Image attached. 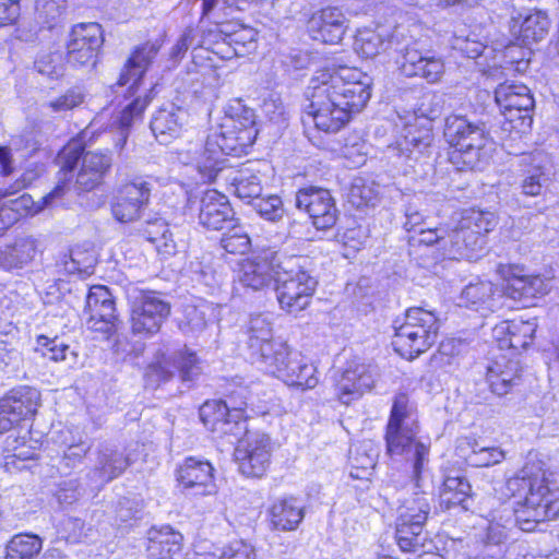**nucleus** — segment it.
<instances>
[{"label":"nucleus","mask_w":559,"mask_h":559,"mask_svg":"<svg viewBox=\"0 0 559 559\" xmlns=\"http://www.w3.org/2000/svg\"><path fill=\"white\" fill-rule=\"evenodd\" d=\"M296 206L305 211L317 229H328L336 222V207L329 190L308 187L296 193Z\"/></svg>","instance_id":"obj_19"},{"label":"nucleus","mask_w":559,"mask_h":559,"mask_svg":"<svg viewBox=\"0 0 559 559\" xmlns=\"http://www.w3.org/2000/svg\"><path fill=\"white\" fill-rule=\"evenodd\" d=\"M215 318V308L209 301L200 300L195 305H186L183 307V317L180 321V329L185 333H199Z\"/></svg>","instance_id":"obj_44"},{"label":"nucleus","mask_w":559,"mask_h":559,"mask_svg":"<svg viewBox=\"0 0 559 559\" xmlns=\"http://www.w3.org/2000/svg\"><path fill=\"white\" fill-rule=\"evenodd\" d=\"M96 455L94 468L88 474L95 487H102L117 478L130 465L127 456L108 444H102Z\"/></svg>","instance_id":"obj_30"},{"label":"nucleus","mask_w":559,"mask_h":559,"mask_svg":"<svg viewBox=\"0 0 559 559\" xmlns=\"http://www.w3.org/2000/svg\"><path fill=\"white\" fill-rule=\"evenodd\" d=\"M431 120V118H424L419 124L406 123L392 152L406 160H416L431 144L433 138Z\"/></svg>","instance_id":"obj_25"},{"label":"nucleus","mask_w":559,"mask_h":559,"mask_svg":"<svg viewBox=\"0 0 559 559\" xmlns=\"http://www.w3.org/2000/svg\"><path fill=\"white\" fill-rule=\"evenodd\" d=\"M460 222L463 224V226H467V229L471 227H477L478 230H483L487 235L498 225V218L496 214L492 212L474 209L466 211Z\"/></svg>","instance_id":"obj_56"},{"label":"nucleus","mask_w":559,"mask_h":559,"mask_svg":"<svg viewBox=\"0 0 559 559\" xmlns=\"http://www.w3.org/2000/svg\"><path fill=\"white\" fill-rule=\"evenodd\" d=\"M219 559H254V554L250 545L236 540L224 548Z\"/></svg>","instance_id":"obj_64"},{"label":"nucleus","mask_w":559,"mask_h":559,"mask_svg":"<svg viewBox=\"0 0 559 559\" xmlns=\"http://www.w3.org/2000/svg\"><path fill=\"white\" fill-rule=\"evenodd\" d=\"M182 535L170 526L147 532L146 555L150 559H173L181 550Z\"/></svg>","instance_id":"obj_36"},{"label":"nucleus","mask_w":559,"mask_h":559,"mask_svg":"<svg viewBox=\"0 0 559 559\" xmlns=\"http://www.w3.org/2000/svg\"><path fill=\"white\" fill-rule=\"evenodd\" d=\"M199 222L207 229L222 230L235 222V213L227 197L207 190L200 200Z\"/></svg>","instance_id":"obj_24"},{"label":"nucleus","mask_w":559,"mask_h":559,"mask_svg":"<svg viewBox=\"0 0 559 559\" xmlns=\"http://www.w3.org/2000/svg\"><path fill=\"white\" fill-rule=\"evenodd\" d=\"M444 136L454 147L451 160L459 169H483L492 156L495 143L484 126L463 116L452 115L445 119Z\"/></svg>","instance_id":"obj_4"},{"label":"nucleus","mask_w":559,"mask_h":559,"mask_svg":"<svg viewBox=\"0 0 559 559\" xmlns=\"http://www.w3.org/2000/svg\"><path fill=\"white\" fill-rule=\"evenodd\" d=\"M67 183L59 182L47 195L43 197L39 201L35 202L29 194H22L16 199L7 201L0 206V215L4 212L11 211L13 215L9 217V223L15 222L23 215H35L46 207H50L62 199L66 194ZM15 191L11 189H0V201L14 194Z\"/></svg>","instance_id":"obj_23"},{"label":"nucleus","mask_w":559,"mask_h":559,"mask_svg":"<svg viewBox=\"0 0 559 559\" xmlns=\"http://www.w3.org/2000/svg\"><path fill=\"white\" fill-rule=\"evenodd\" d=\"M528 168L522 182L526 195L540 194L544 186L550 180L552 164L550 157L544 152H535L528 156Z\"/></svg>","instance_id":"obj_39"},{"label":"nucleus","mask_w":559,"mask_h":559,"mask_svg":"<svg viewBox=\"0 0 559 559\" xmlns=\"http://www.w3.org/2000/svg\"><path fill=\"white\" fill-rule=\"evenodd\" d=\"M486 379L492 393L504 395L520 382V364L515 359L502 356L487 367Z\"/></svg>","instance_id":"obj_35"},{"label":"nucleus","mask_w":559,"mask_h":559,"mask_svg":"<svg viewBox=\"0 0 559 559\" xmlns=\"http://www.w3.org/2000/svg\"><path fill=\"white\" fill-rule=\"evenodd\" d=\"M207 55L206 58L211 62H214V57L221 60H230L235 57H241L230 40L219 38H214Z\"/></svg>","instance_id":"obj_62"},{"label":"nucleus","mask_w":559,"mask_h":559,"mask_svg":"<svg viewBox=\"0 0 559 559\" xmlns=\"http://www.w3.org/2000/svg\"><path fill=\"white\" fill-rule=\"evenodd\" d=\"M160 47L162 45L158 41L145 43L138 47L128 59L120 74L118 84L122 86L131 83L129 90L133 95L148 66L156 58Z\"/></svg>","instance_id":"obj_31"},{"label":"nucleus","mask_w":559,"mask_h":559,"mask_svg":"<svg viewBox=\"0 0 559 559\" xmlns=\"http://www.w3.org/2000/svg\"><path fill=\"white\" fill-rule=\"evenodd\" d=\"M85 95L79 87L68 90L64 94L59 97L49 100L44 105L47 109L52 112L59 114L71 110L80 106L84 102Z\"/></svg>","instance_id":"obj_58"},{"label":"nucleus","mask_w":559,"mask_h":559,"mask_svg":"<svg viewBox=\"0 0 559 559\" xmlns=\"http://www.w3.org/2000/svg\"><path fill=\"white\" fill-rule=\"evenodd\" d=\"M392 345L401 356L414 359L437 341L439 322L433 312L419 307L409 308L403 321H394Z\"/></svg>","instance_id":"obj_6"},{"label":"nucleus","mask_w":559,"mask_h":559,"mask_svg":"<svg viewBox=\"0 0 559 559\" xmlns=\"http://www.w3.org/2000/svg\"><path fill=\"white\" fill-rule=\"evenodd\" d=\"M210 462L188 457L177 471L178 481L188 495L207 496L217 491Z\"/></svg>","instance_id":"obj_22"},{"label":"nucleus","mask_w":559,"mask_h":559,"mask_svg":"<svg viewBox=\"0 0 559 559\" xmlns=\"http://www.w3.org/2000/svg\"><path fill=\"white\" fill-rule=\"evenodd\" d=\"M41 548L43 542L39 536L19 534L8 544L5 559H36Z\"/></svg>","instance_id":"obj_47"},{"label":"nucleus","mask_w":559,"mask_h":559,"mask_svg":"<svg viewBox=\"0 0 559 559\" xmlns=\"http://www.w3.org/2000/svg\"><path fill=\"white\" fill-rule=\"evenodd\" d=\"M257 36L258 33L254 28L239 25L237 32L230 37V43H233L238 53L242 57L257 48Z\"/></svg>","instance_id":"obj_59"},{"label":"nucleus","mask_w":559,"mask_h":559,"mask_svg":"<svg viewBox=\"0 0 559 559\" xmlns=\"http://www.w3.org/2000/svg\"><path fill=\"white\" fill-rule=\"evenodd\" d=\"M170 313V305L156 292H139L131 299L130 323L133 334L150 337L156 334Z\"/></svg>","instance_id":"obj_11"},{"label":"nucleus","mask_w":559,"mask_h":559,"mask_svg":"<svg viewBox=\"0 0 559 559\" xmlns=\"http://www.w3.org/2000/svg\"><path fill=\"white\" fill-rule=\"evenodd\" d=\"M385 36L371 28L359 29L355 36L354 49L364 58H373L388 47Z\"/></svg>","instance_id":"obj_48"},{"label":"nucleus","mask_w":559,"mask_h":559,"mask_svg":"<svg viewBox=\"0 0 559 559\" xmlns=\"http://www.w3.org/2000/svg\"><path fill=\"white\" fill-rule=\"evenodd\" d=\"M286 253L266 250L252 258L245 259L237 271V278L245 287L261 290L275 285L276 277L282 270V262Z\"/></svg>","instance_id":"obj_13"},{"label":"nucleus","mask_w":559,"mask_h":559,"mask_svg":"<svg viewBox=\"0 0 559 559\" xmlns=\"http://www.w3.org/2000/svg\"><path fill=\"white\" fill-rule=\"evenodd\" d=\"M273 442L269 435L260 431L247 433L235 449V459L241 474L262 477L271 463Z\"/></svg>","instance_id":"obj_12"},{"label":"nucleus","mask_w":559,"mask_h":559,"mask_svg":"<svg viewBox=\"0 0 559 559\" xmlns=\"http://www.w3.org/2000/svg\"><path fill=\"white\" fill-rule=\"evenodd\" d=\"M210 148H214V146L209 144V135L205 139L202 138V150L199 151V158L192 165L199 173L202 182L213 181L219 173L224 171V165H222L218 156L215 160H210L212 155Z\"/></svg>","instance_id":"obj_51"},{"label":"nucleus","mask_w":559,"mask_h":559,"mask_svg":"<svg viewBox=\"0 0 559 559\" xmlns=\"http://www.w3.org/2000/svg\"><path fill=\"white\" fill-rule=\"evenodd\" d=\"M187 111L173 104L157 110L151 120V130L157 141L166 144L179 135L187 120Z\"/></svg>","instance_id":"obj_37"},{"label":"nucleus","mask_w":559,"mask_h":559,"mask_svg":"<svg viewBox=\"0 0 559 559\" xmlns=\"http://www.w3.org/2000/svg\"><path fill=\"white\" fill-rule=\"evenodd\" d=\"M549 24V19L546 13L534 11L527 13L525 16L520 14L516 17H512L510 32L520 45L531 46L546 37Z\"/></svg>","instance_id":"obj_32"},{"label":"nucleus","mask_w":559,"mask_h":559,"mask_svg":"<svg viewBox=\"0 0 559 559\" xmlns=\"http://www.w3.org/2000/svg\"><path fill=\"white\" fill-rule=\"evenodd\" d=\"M252 206L255 212L264 219L277 222L284 215L283 202L280 197L272 194L266 198H252Z\"/></svg>","instance_id":"obj_54"},{"label":"nucleus","mask_w":559,"mask_h":559,"mask_svg":"<svg viewBox=\"0 0 559 559\" xmlns=\"http://www.w3.org/2000/svg\"><path fill=\"white\" fill-rule=\"evenodd\" d=\"M456 455L474 467H488L501 463L506 453L499 447L481 445L475 438L463 437L457 439Z\"/></svg>","instance_id":"obj_33"},{"label":"nucleus","mask_w":559,"mask_h":559,"mask_svg":"<svg viewBox=\"0 0 559 559\" xmlns=\"http://www.w3.org/2000/svg\"><path fill=\"white\" fill-rule=\"evenodd\" d=\"M306 361L307 359L300 354L290 353L287 349V355L283 357V360L280 361L272 374L283 380L287 385H290L292 383H298L297 373L299 368L294 367V365H305Z\"/></svg>","instance_id":"obj_55"},{"label":"nucleus","mask_w":559,"mask_h":559,"mask_svg":"<svg viewBox=\"0 0 559 559\" xmlns=\"http://www.w3.org/2000/svg\"><path fill=\"white\" fill-rule=\"evenodd\" d=\"M495 100L510 123L520 120V127L532 124L535 100L526 85L514 81L500 83L495 90Z\"/></svg>","instance_id":"obj_15"},{"label":"nucleus","mask_w":559,"mask_h":559,"mask_svg":"<svg viewBox=\"0 0 559 559\" xmlns=\"http://www.w3.org/2000/svg\"><path fill=\"white\" fill-rule=\"evenodd\" d=\"M231 110L234 114L224 119L219 129L209 134V144L214 146L210 148V160H215L218 156L223 164L225 155H241L254 143L257 129L253 111L240 103L237 108L231 107Z\"/></svg>","instance_id":"obj_7"},{"label":"nucleus","mask_w":559,"mask_h":559,"mask_svg":"<svg viewBox=\"0 0 559 559\" xmlns=\"http://www.w3.org/2000/svg\"><path fill=\"white\" fill-rule=\"evenodd\" d=\"M270 165L266 160L255 159L247 160L238 168H225L223 173L225 179L229 182L230 192L241 200L250 201L257 198L262 191V180L266 177Z\"/></svg>","instance_id":"obj_18"},{"label":"nucleus","mask_w":559,"mask_h":559,"mask_svg":"<svg viewBox=\"0 0 559 559\" xmlns=\"http://www.w3.org/2000/svg\"><path fill=\"white\" fill-rule=\"evenodd\" d=\"M35 67L39 73L51 79H58L63 74L62 58L59 52L41 56L36 60Z\"/></svg>","instance_id":"obj_61"},{"label":"nucleus","mask_w":559,"mask_h":559,"mask_svg":"<svg viewBox=\"0 0 559 559\" xmlns=\"http://www.w3.org/2000/svg\"><path fill=\"white\" fill-rule=\"evenodd\" d=\"M36 254V242L32 238H21L12 246L0 249V266L5 270L22 269Z\"/></svg>","instance_id":"obj_42"},{"label":"nucleus","mask_w":559,"mask_h":559,"mask_svg":"<svg viewBox=\"0 0 559 559\" xmlns=\"http://www.w3.org/2000/svg\"><path fill=\"white\" fill-rule=\"evenodd\" d=\"M174 365L178 369L182 381H192L201 373V367L198 358L192 352H180L176 357Z\"/></svg>","instance_id":"obj_60"},{"label":"nucleus","mask_w":559,"mask_h":559,"mask_svg":"<svg viewBox=\"0 0 559 559\" xmlns=\"http://www.w3.org/2000/svg\"><path fill=\"white\" fill-rule=\"evenodd\" d=\"M495 285L489 281L469 283L462 290L460 306L476 311H492Z\"/></svg>","instance_id":"obj_41"},{"label":"nucleus","mask_w":559,"mask_h":559,"mask_svg":"<svg viewBox=\"0 0 559 559\" xmlns=\"http://www.w3.org/2000/svg\"><path fill=\"white\" fill-rule=\"evenodd\" d=\"M349 20L338 7L329 5L312 13L308 31L314 40L336 45L343 39Z\"/></svg>","instance_id":"obj_21"},{"label":"nucleus","mask_w":559,"mask_h":559,"mask_svg":"<svg viewBox=\"0 0 559 559\" xmlns=\"http://www.w3.org/2000/svg\"><path fill=\"white\" fill-rule=\"evenodd\" d=\"M311 90L309 115L324 132L341 130L371 96L368 75L348 67L338 68L326 80H312Z\"/></svg>","instance_id":"obj_1"},{"label":"nucleus","mask_w":559,"mask_h":559,"mask_svg":"<svg viewBox=\"0 0 559 559\" xmlns=\"http://www.w3.org/2000/svg\"><path fill=\"white\" fill-rule=\"evenodd\" d=\"M141 231L150 242L155 245L160 254L173 255L176 253L177 246L165 219L146 221Z\"/></svg>","instance_id":"obj_45"},{"label":"nucleus","mask_w":559,"mask_h":559,"mask_svg":"<svg viewBox=\"0 0 559 559\" xmlns=\"http://www.w3.org/2000/svg\"><path fill=\"white\" fill-rule=\"evenodd\" d=\"M58 160L61 163V171L64 174V177H67L68 173H72L80 162V168L73 186L78 192L91 191L98 187L112 163L109 152H80L76 148H64L59 154Z\"/></svg>","instance_id":"obj_10"},{"label":"nucleus","mask_w":559,"mask_h":559,"mask_svg":"<svg viewBox=\"0 0 559 559\" xmlns=\"http://www.w3.org/2000/svg\"><path fill=\"white\" fill-rule=\"evenodd\" d=\"M305 512L306 507L300 499L293 496L278 498L267 510L270 526L280 532L295 531L304 521Z\"/></svg>","instance_id":"obj_28"},{"label":"nucleus","mask_w":559,"mask_h":559,"mask_svg":"<svg viewBox=\"0 0 559 559\" xmlns=\"http://www.w3.org/2000/svg\"><path fill=\"white\" fill-rule=\"evenodd\" d=\"M414 405L406 393H397L392 403L386 425V451L391 457H402L413 468V478L417 486L427 472L430 455V441L417 438L418 428L411 420Z\"/></svg>","instance_id":"obj_3"},{"label":"nucleus","mask_w":559,"mask_h":559,"mask_svg":"<svg viewBox=\"0 0 559 559\" xmlns=\"http://www.w3.org/2000/svg\"><path fill=\"white\" fill-rule=\"evenodd\" d=\"M152 183L144 177H134L123 183L111 202V213L120 223L138 221L150 203Z\"/></svg>","instance_id":"obj_14"},{"label":"nucleus","mask_w":559,"mask_h":559,"mask_svg":"<svg viewBox=\"0 0 559 559\" xmlns=\"http://www.w3.org/2000/svg\"><path fill=\"white\" fill-rule=\"evenodd\" d=\"M154 86L150 88V91L142 97L138 96L133 99L119 115L116 122L119 129V138L116 141V147L122 150L127 143L129 128L132 122L136 119H140L148 106L154 95Z\"/></svg>","instance_id":"obj_43"},{"label":"nucleus","mask_w":559,"mask_h":559,"mask_svg":"<svg viewBox=\"0 0 559 559\" xmlns=\"http://www.w3.org/2000/svg\"><path fill=\"white\" fill-rule=\"evenodd\" d=\"M246 402L237 404L231 397L227 401H209L200 407V418L203 424L219 438H226L229 443L238 442L248 431Z\"/></svg>","instance_id":"obj_9"},{"label":"nucleus","mask_w":559,"mask_h":559,"mask_svg":"<svg viewBox=\"0 0 559 559\" xmlns=\"http://www.w3.org/2000/svg\"><path fill=\"white\" fill-rule=\"evenodd\" d=\"M373 384L374 378L370 367L353 362L345 369L336 384L338 399L343 404H349L370 391Z\"/></svg>","instance_id":"obj_27"},{"label":"nucleus","mask_w":559,"mask_h":559,"mask_svg":"<svg viewBox=\"0 0 559 559\" xmlns=\"http://www.w3.org/2000/svg\"><path fill=\"white\" fill-rule=\"evenodd\" d=\"M103 43V29L98 23L75 25L67 46L68 63L72 67L93 68Z\"/></svg>","instance_id":"obj_16"},{"label":"nucleus","mask_w":559,"mask_h":559,"mask_svg":"<svg viewBox=\"0 0 559 559\" xmlns=\"http://www.w3.org/2000/svg\"><path fill=\"white\" fill-rule=\"evenodd\" d=\"M66 8L67 0H36L37 20L51 28L59 22Z\"/></svg>","instance_id":"obj_53"},{"label":"nucleus","mask_w":559,"mask_h":559,"mask_svg":"<svg viewBox=\"0 0 559 559\" xmlns=\"http://www.w3.org/2000/svg\"><path fill=\"white\" fill-rule=\"evenodd\" d=\"M499 272L507 282L506 295L514 300L528 301L548 292V283L539 275L528 274L522 265H500Z\"/></svg>","instance_id":"obj_20"},{"label":"nucleus","mask_w":559,"mask_h":559,"mask_svg":"<svg viewBox=\"0 0 559 559\" xmlns=\"http://www.w3.org/2000/svg\"><path fill=\"white\" fill-rule=\"evenodd\" d=\"M406 465L409 468V478L413 481L415 491L413 492L414 496L412 498L405 499L402 504L399 506L396 521H402L404 515H406L405 522H419V524H425L430 512L428 493L424 490V483L428 476V471L426 472L420 486H417L413 478L412 466L409 464Z\"/></svg>","instance_id":"obj_38"},{"label":"nucleus","mask_w":559,"mask_h":559,"mask_svg":"<svg viewBox=\"0 0 559 559\" xmlns=\"http://www.w3.org/2000/svg\"><path fill=\"white\" fill-rule=\"evenodd\" d=\"M312 262L305 255H286L275 282L280 307L289 313L306 309L316 292L318 281L312 275Z\"/></svg>","instance_id":"obj_5"},{"label":"nucleus","mask_w":559,"mask_h":559,"mask_svg":"<svg viewBox=\"0 0 559 559\" xmlns=\"http://www.w3.org/2000/svg\"><path fill=\"white\" fill-rule=\"evenodd\" d=\"M40 393L29 386L12 390L0 400V433L11 430L21 420L34 415L39 406Z\"/></svg>","instance_id":"obj_17"},{"label":"nucleus","mask_w":559,"mask_h":559,"mask_svg":"<svg viewBox=\"0 0 559 559\" xmlns=\"http://www.w3.org/2000/svg\"><path fill=\"white\" fill-rule=\"evenodd\" d=\"M202 138L198 136L194 140H190L179 148H177V159L187 166H192L193 163L199 158V151L202 150Z\"/></svg>","instance_id":"obj_63"},{"label":"nucleus","mask_w":559,"mask_h":559,"mask_svg":"<svg viewBox=\"0 0 559 559\" xmlns=\"http://www.w3.org/2000/svg\"><path fill=\"white\" fill-rule=\"evenodd\" d=\"M445 234L447 230L444 228H431L427 224L419 228L416 234L412 235L409 240L426 246L438 243L444 251V254L449 255V236L445 237Z\"/></svg>","instance_id":"obj_57"},{"label":"nucleus","mask_w":559,"mask_h":559,"mask_svg":"<svg viewBox=\"0 0 559 559\" xmlns=\"http://www.w3.org/2000/svg\"><path fill=\"white\" fill-rule=\"evenodd\" d=\"M537 329L533 320L503 321L493 328V336L500 349H525L532 342Z\"/></svg>","instance_id":"obj_29"},{"label":"nucleus","mask_w":559,"mask_h":559,"mask_svg":"<svg viewBox=\"0 0 559 559\" xmlns=\"http://www.w3.org/2000/svg\"><path fill=\"white\" fill-rule=\"evenodd\" d=\"M247 358L261 370L273 373L288 347L273 340L272 323L267 314H253L247 330Z\"/></svg>","instance_id":"obj_8"},{"label":"nucleus","mask_w":559,"mask_h":559,"mask_svg":"<svg viewBox=\"0 0 559 559\" xmlns=\"http://www.w3.org/2000/svg\"><path fill=\"white\" fill-rule=\"evenodd\" d=\"M221 239L222 248L231 254H243L250 250L251 240L243 227L234 223Z\"/></svg>","instance_id":"obj_52"},{"label":"nucleus","mask_w":559,"mask_h":559,"mask_svg":"<svg viewBox=\"0 0 559 559\" xmlns=\"http://www.w3.org/2000/svg\"><path fill=\"white\" fill-rule=\"evenodd\" d=\"M401 71L406 76H419L433 84L441 80L445 64L441 57L407 48L403 56Z\"/></svg>","instance_id":"obj_26"},{"label":"nucleus","mask_w":559,"mask_h":559,"mask_svg":"<svg viewBox=\"0 0 559 559\" xmlns=\"http://www.w3.org/2000/svg\"><path fill=\"white\" fill-rule=\"evenodd\" d=\"M86 311L100 318H117L115 300L109 289L103 285L90 288L86 297Z\"/></svg>","instance_id":"obj_46"},{"label":"nucleus","mask_w":559,"mask_h":559,"mask_svg":"<svg viewBox=\"0 0 559 559\" xmlns=\"http://www.w3.org/2000/svg\"><path fill=\"white\" fill-rule=\"evenodd\" d=\"M449 257L452 259L477 260L486 250L487 238L475 235L461 222L449 234Z\"/></svg>","instance_id":"obj_34"},{"label":"nucleus","mask_w":559,"mask_h":559,"mask_svg":"<svg viewBox=\"0 0 559 559\" xmlns=\"http://www.w3.org/2000/svg\"><path fill=\"white\" fill-rule=\"evenodd\" d=\"M471 493V485L463 476H448L440 490V501L447 508L462 504Z\"/></svg>","instance_id":"obj_49"},{"label":"nucleus","mask_w":559,"mask_h":559,"mask_svg":"<svg viewBox=\"0 0 559 559\" xmlns=\"http://www.w3.org/2000/svg\"><path fill=\"white\" fill-rule=\"evenodd\" d=\"M406 515L402 521H396V542L402 551L413 552L421 556L430 550L431 542H428L427 534L424 531L425 524L419 522H405Z\"/></svg>","instance_id":"obj_40"},{"label":"nucleus","mask_w":559,"mask_h":559,"mask_svg":"<svg viewBox=\"0 0 559 559\" xmlns=\"http://www.w3.org/2000/svg\"><path fill=\"white\" fill-rule=\"evenodd\" d=\"M35 350L40 353L43 357L55 362L64 361L69 356L75 361L78 357V354L58 336L48 337L46 335H38L36 337Z\"/></svg>","instance_id":"obj_50"},{"label":"nucleus","mask_w":559,"mask_h":559,"mask_svg":"<svg viewBox=\"0 0 559 559\" xmlns=\"http://www.w3.org/2000/svg\"><path fill=\"white\" fill-rule=\"evenodd\" d=\"M506 486L511 496L523 498L521 507L514 510L522 531H534L538 523L559 518V485L549 481L544 471L535 472L526 465Z\"/></svg>","instance_id":"obj_2"}]
</instances>
